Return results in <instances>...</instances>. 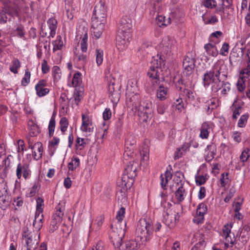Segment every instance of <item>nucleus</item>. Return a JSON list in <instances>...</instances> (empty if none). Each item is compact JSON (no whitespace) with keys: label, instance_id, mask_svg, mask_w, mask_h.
I'll list each match as a JSON object with an SVG mask.
<instances>
[{"label":"nucleus","instance_id":"37998d69","mask_svg":"<svg viewBox=\"0 0 250 250\" xmlns=\"http://www.w3.org/2000/svg\"><path fill=\"white\" fill-rule=\"evenodd\" d=\"M232 107L233 110L232 118L234 119H236L241 113L242 107L240 106H237L235 102L233 104Z\"/></svg>","mask_w":250,"mask_h":250},{"label":"nucleus","instance_id":"4be33fe9","mask_svg":"<svg viewBox=\"0 0 250 250\" xmlns=\"http://www.w3.org/2000/svg\"><path fill=\"white\" fill-rule=\"evenodd\" d=\"M244 48H237L233 49L232 52L230 53V59H233L235 61L237 60L238 58H241L242 57L244 53Z\"/></svg>","mask_w":250,"mask_h":250},{"label":"nucleus","instance_id":"603ef678","mask_svg":"<svg viewBox=\"0 0 250 250\" xmlns=\"http://www.w3.org/2000/svg\"><path fill=\"white\" fill-rule=\"evenodd\" d=\"M185 77L182 76L181 77L180 76H179L178 77H175L174 78L173 81L174 83H175L177 89L179 88L180 90H181L182 88L181 87V84H185L184 81L185 80H184L183 78Z\"/></svg>","mask_w":250,"mask_h":250},{"label":"nucleus","instance_id":"5fc2aeb1","mask_svg":"<svg viewBox=\"0 0 250 250\" xmlns=\"http://www.w3.org/2000/svg\"><path fill=\"white\" fill-rule=\"evenodd\" d=\"M96 62L98 65L102 64L103 61V51L101 49H96Z\"/></svg>","mask_w":250,"mask_h":250},{"label":"nucleus","instance_id":"39448f33","mask_svg":"<svg viewBox=\"0 0 250 250\" xmlns=\"http://www.w3.org/2000/svg\"><path fill=\"white\" fill-rule=\"evenodd\" d=\"M165 65V61L161 57L159 59H154L151 62V65L147 72L148 76L152 79L159 80L162 71V66Z\"/></svg>","mask_w":250,"mask_h":250},{"label":"nucleus","instance_id":"338daca9","mask_svg":"<svg viewBox=\"0 0 250 250\" xmlns=\"http://www.w3.org/2000/svg\"><path fill=\"white\" fill-rule=\"evenodd\" d=\"M167 108V105L162 103L159 104L157 107V112L159 114H163Z\"/></svg>","mask_w":250,"mask_h":250},{"label":"nucleus","instance_id":"58836bf2","mask_svg":"<svg viewBox=\"0 0 250 250\" xmlns=\"http://www.w3.org/2000/svg\"><path fill=\"white\" fill-rule=\"evenodd\" d=\"M207 211V207L204 203L200 204L196 209V214L200 216H204Z\"/></svg>","mask_w":250,"mask_h":250},{"label":"nucleus","instance_id":"6ab92c4d","mask_svg":"<svg viewBox=\"0 0 250 250\" xmlns=\"http://www.w3.org/2000/svg\"><path fill=\"white\" fill-rule=\"evenodd\" d=\"M22 173L23 177L25 179L28 177L29 175H30V170L28 165L25 164L23 165H21V164H19L18 165L16 170V174L19 179L21 178Z\"/></svg>","mask_w":250,"mask_h":250},{"label":"nucleus","instance_id":"3c124183","mask_svg":"<svg viewBox=\"0 0 250 250\" xmlns=\"http://www.w3.org/2000/svg\"><path fill=\"white\" fill-rule=\"evenodd\" d=\"M31 76L30 72L28 69L25 70L24 77L21 81V84L23 86H26L30 82V79Z\"/></svg>","mask_w":250,"mask_h":250},{"label":"nucleus","instance_id":"7ed1b4c3","mask_svg":"<svg viewBox=\"0 0 250 250\" xmlns=\"http://www.w3.org/2000/svg\"><path fill=\"white\" fill-rule=\"evenodd\" d=\"M153 231V227L149 222L145 220H140L136 230L137 239H140L142 244H145L150 239V236Z\"/></svg>","mask_w":250,"mask_h":250},{"label":"nucleus","instance_id":"2eb2a0df","mask_svg":"<svg viewBox=\"0 0 250 250\" xmlns=\"http://www.w3.org/2000/svg\"><path fill=\"white\" fill-rule=\"evenodd\" d=\"M47 24L48 25L49 32L47 33L44 31V29L42 27V37H50L53 38L56 34V31L57 29V21L55 19L50 18L47 21Z\"/></svg>","mask_w":250,"mask_h":250},{"label":"nucleus","instance_id":"a211bd4d","mask_svg":"<svg viewBox=\"0 0 250 250\" xmlns=\"http://www.w3.org/2000/svg\"><path fill=\"white\" fill-rule=\"evenodd\" d=\"M9 17L11 18L14 16L18 15L19 8L18 5L14 2H12L8 5H6L3 8Z\"/></svg>","mask_w":250,"mask_h":250},{"label":"nucleus","instance_id":"4468645a","mask_svg":"<svg viewBox=\"0 0 250 250\" xmlns=\"http://www.w3.org/2000/svg\"><path fill=\"white\" fill-rule=\"evenodd\" d=\"M105 22H100L95 20L91 21V32L92 35L99 39L102 36L104 29V24Z\"/></svg>","mask_w":250,"mask_h":250},{"label":"nucleus","instance_id":"052dcab7","mask_svg":"<svg viewBox=\"0 0 250 250\" xmlns=\"http://www.w3.org/2000/svg\"><path fill=\"white\" fill-rule=\"evenodd\" d=\"M43 205V200L40 197H39L37 199V211L38 213H41L42 211V207Z\"/></svg>","mask_w":250,"mask_h":250},{"label":"nucleus","instance_id":"a878e982","mask_svg":"<svg viewBox=\"0 0 250 250\" xmlns=\"http://www.w3.org/2000/svg\"><path fill=\"white\" fill-rule=\"evenodd\" d=\"M28 129L29 134L31 137L37 136L40 132L38 126L33 121L29 122Z\"/></svg>","mask_w":250,"mask_h":250},{"label":"nucleus","instance_id":"dca6fc26","mask_svg":"<svg viewBox=\"0 0 250 250\" xmlns=\"http://www.w3.org/2000/svg\"><path fill=\"white\" fill-rule=\"evenodd\" d=\"M47 86L45 80H40L35 86L36 94L39 97H42L47 95L49 92V89L46 87Z\"/></svg>","mask_w":250,"mask_h":250},{"label":"nucleus","instance_id":"0eeeda50","mask_svg":"<svg viewBox=\"0 0 250 250\" xmlns=\"http://www.w3.org/2000/svg\"><path fill=\"white\" fill-rule=\"evenodd\" d=\"M106 18V10L105 3L104 1L101 0L95 6L91 20H95L100 22H105Z\"/></svg>","mask_w":250,"mask_h":250},{"label":"nucleus","instance_id":"ea45409f","mask_svg":"<svg viewBox=\"0 0 250 250\" xmlns=\"http://www.w3.org/2000/svg\"><path fill=\"white\" fill-rule=\"evenodd\" d=\"M61 222V221L58 219L56 220L55 218H53L51 221V224L49 227L50 232H53L55 230H56L58 228Z\"/></svg>","mask_w":250,"mask_h":250},{"label":"nucleus","instance_id":"bf43d9fd","mask_svg":"<svg viewBox=\"0 0 250 250\" xmlns=\"http://www.w3.org/2000/svg\"><path fill=\"white\" fill-rule=\"evenodd\" d=\"M248 117V115L247 114H244L242 115L238 121V125L241 127L244 126L247 121Z\"/></svg>","mask_w":250,"mask_h":250},{"label":"nucleus","instance_id":"72a5a7b5","mask_svg":"<svg viewBox=\"0 0 250 250\" xmlns=\"http://www.w3.org/2000/svg\"><path fill=\"white\" fill-rule=\"evenodd\" d=\"M247 55L248 58L247 62V67L242 69L240 74L242 75L246 74L249 76H250V49L248 50Z\"/></svg>","mask_w":250,"mask_h":250},{"label":"nucleus","instance_id":"473e14b6","mask_svg":"<svg viewBox=\"0 0 250 250\" xmlns=\"http://www.w3.org/2000/svg\"><path fill=\"white\" fill-rule=\"evenodd\" d=\"M248 239V234H246L245 232L242 231L240 232L239 237L237 239V242L236 244H238L239 246H243L247 243Z\"/></svg>","mask_w":250,"mask_h":250},{"label":"nucleus","instance_id":"6e6552de","mask_svg":"<svg viewBox=\"0 0 250 250\" xmlns=\"http://www.w3.org/2000/svg\"><path fill=\"white\" fill-rule=\"evenodd\" d=\"M123 225L124 228H118V225H116V230H113L110 233V239L115 248H120L122 246V239L125 234V227L126 225L125 223L124 222Z\"/></svg>","mask_w":250,"mask_h":250},{"label":"nucleus","instance_id":"0e129e2a","mask_svg":"<svg viewBox=\"0 0 250 250\" xmlns=\"http://www.w3.org/2000/svg\"><path fill=\"white\" fill-rule=\"evenodd\" d=\"M80 74L79 73H76L74 75L72 81V84L74 87H76L80 83Z\"/></svg>","mask_w":250,"mask_h":250},{"label":"nucleus","instance_id":"9d476101","mask_svg":"<svg viewBox=\"0 0 250 250\" xmlns=\"http://www.w3.org/2000/svg\"><path fill=\"white\" fill-rule=\"evenodd\" d=\"M131 38V34L126 32L123 33L118 32L116 38V46L120 51L126 49Z\"/></svg>","mask_w":250,"mask_h":250},{"label":"nucleus","instance_id":"09e8293b","mask_svg":"<svg viewBox=\"0 0 250 250\" xmlns=\"http://www.w3.org/2000/svg\"><path fill=\"white\" fill-rule=\"evenodd\" d=\"M61 69L59 67L54 66L52 68V75L55 81H58L61 78Z\"/></svg>","mask_w":250,"mask_h":250},{"label":"nucleus","instance_id":"8fccbe9b","mask_svg":"<svg viewBox=\"0 0 250 250\" xmlns=\"http://www.w3.org/2000/svg\"><path fill=\"white\" fill-rule=\"evenodd\" d=\"M10 21H11V18L7 16L4 10L0 11V24H4Z\"/></svg>","mask_w":250,"mask_h":250},{"label":"nucleus","instance_id":"e433bc0d","mask_svg":"<svg viewBox=\"0 0 250 250\" xmlns=\"http://www.w3.org/2000/svg\"><path fill=\"white\" fill-rule=\"evenodd\" d=\"M52 44L53 45V50H60L63 46V42L61 36H58L56 41L53 42Z\"/></svg>","mask_w":250,"mask_h":250},{"label":"nucleus","instance_id":"412c9836","mask_svg":"<svg viewBox=\"0 0 250 250\" xmlns=\"http://www.w3.org/2000/svg\"><path fill=\"white\" fill-rule=\"evenodd\" d=\"M163 222L169 227H173L176 223V215L170 212H167L164 215Z\"/></svg>","mask_w":250,"mask_h":250},{"label":"nucleus","instance_id":"680f3d73","mask_svg":"<svg viewBox=\"0 0 250 250\" xmlns=\"http://www.w3.org/2000/svg\"><path fill=\"white\" fill-rule=\"evenodd\" d=\"M112 113L109 108H106L103 113V118L104 120H108L111 117Z\"/></svg>","mask_w":250,"mask_h":250},{"label":"nucleus","instance_id":"a18cd8bd","mask_svg":"<svg viewBox=\"0 0 250 250\" xmlns=\"http://www.w3.org/2000/svg\"><path fill=\"white\" fill-rule=\"evenodd\" d=\"M74 59L76 61L80 62L82 65L85 64L86 62V56L79 53H74Z\"/></svg>","mask_w":250,"mask_h":250},{"label":"nucleus","instance_id":"423d86ee","mask_svg":"<svg viewBox=\"0 0 250 250\" xmlns=\"http://www.w3.org/2000/svg\"><path fill=\"white\" fill-rule=\"evenodd\" d=\"M115 79L112 75L106 77L109 97L113 103H117L120 99V93L118 86L116 84Z\"/></svg>","mask_w":250,"mask_h":250},{"label":"nucleus","instance_id":"864d4df0","mask_svg":"<svg viewBox=\"0 0 250 250\" xmlns=\"http://www.w3.org/2000/svg\"><path fill=\"white\" fill-rule=\"evenodd\" d=\"M7 192V186L6 183L2 180L0 182V196H3Z\"/></svg>","mask_w":250,"mask_h":250},{"label":"nucleus","instance_id":"1a4fd4ad","mask_svg":"<svg viewBox=\"0 0 250 250\" xmlns=\"http://www.w3.org/2000/svg\"><path fill=\"white\" fill-rule=\"evenodd\" d=\"M195 60L190 53H188L184 59L183 66L184 71L183 77H189L193 73L195 67Z\"/></svg>","mask_w":250,"mask_h":250},{"label":"nucleus","instance_id":"5701e85b","mask_svg":"<svg viewBox=\"0 0 250 250\" xmlns=\"http://www.w3.org/2000/svg\"><path fill=\"white\" fill-rule=\"evenodd\" d=\"M43 214L40 213H38L36 211L35 216V219L33 222L34 227L38 230H40L42 226V219Z\"/></svg>","mask_w":250,"mask_h":250},{"label":"nucleus","instance_id":"de8ad7c7","mask_svg":"<svg viewBox=\"0 0 250 250\" xmlns=\"http://www.w3.org/2000/svg\"><path fill=\"white\" fill-rule=\"evenodd\" d=\"M229 239H230L229 242L228 243H226L225 244V245L227 247H229V243L231 244V245L230 246V248H232V250H240V249L242 248L243 246H239V245L238 244H236L237 242V240H235L234 241H233L231 238H230Z\"/></svg>","mask_w":250,"mask_h":250},{"label":"nucleus","instance_id":"9b49d317","mask_svg":"<svg viewBox=\"0 0 250 250\" xmlns=\"http://www.w3.org/2000/svg\"><path fill=\"white\" fill-rule=\"evenodd\" d=\"M211 89L214 92L221 90V94L225 95L230 91V84L229 82L221 81L220 78L219 80H216V82L213 83V85H212Z\"/></svg>","mask_w":250,"mask_h":250},{"label":"nucleus","instance_id":"20e7f679","mask_svg":"<svg viewBox=\"0 0 250 250\" xmlns=\"http://www.w3.org/2000/svg\"><path fill=\"white\" fill-rule=\"evenodd\" d=\"M221 67L218 64H215L212 68L207 70L203 78V84L205 87H208L211 83L216 82L219 80L221 75Z\"/></svg>","mask_w":250,"mask_h":250},{"label":"nucleus","instance_id":"ddd939ff","mask_svg":"<svg viewBox=\"0 0 250 250\" xmlns=\"http://www.w3.org/2000/svg\"><path fill=\"white\" fill-rule=\"evenodd\" d=\"M131 20L129 16H125L123 17L120 20L118 32L131 34Z\"/></svg>","mask_w":250,"mask_h":250},{"label":"nucleus","instance_id":"c03bdc74","mask_svg":"<svg viewBox=\"0 0 250 250\" xmlns=\"http://www.w3.org/2000/svg\"><path fill=\"white\" fill-rule=\"evenodd\" d=\"M80 165V159L78 158H74L72 159L71 162L68 163V167L69 170H73L76 169Z\"/></svg>","mask_w":250,"mask_h":250},{"label":"nucleus","instance_id":"2f4dec72","mask_svg":"<svg viewBox=\"0 0 250 250\" xmlns=\"http://www.w3.org/2000/svg\"><path fill=\"white\" fill-rule=\"evenodd\" d=\"M232 224H226L223 229V233L224 236L225 237L226 241L228 243L229 242V234L231 232V229L232 228Z\"/></svg>","mask_w":250,"mask_h":250},{"label":"nucleus","instance_id":"f03ea898","mask_svg":"<svg viewBox=\"0 0 250 250\" xmlns=\"http://www.w3.org/2000/svg\"><path fill=\"white\" fill-rule=\"evenodd\" d=\"M139 167L138 162L136 161H130L127 166L125 168L121 186L124 191H126L132 186L134 178L137 175L136 171Z\"/></svg>","mask_w":250,"mask_h":250},{"label":"nucleus","instance_id":"f704fd0d","mask_svg":"<svg viewBox=\"0 0 250 250\" xmlns=\"http://www.w3.org/2000/svg\"><path fill=\"white\" fill-rule=\"evenodd\" d=\"M20 67L21 63L20 61L17 58H14L12 61V65L10 67V70L14 74H17Z\"/></svg>","mask_w":250,"mask_h":250},{"label":"nucleus","instance_id":"c9c22d12","mask_svg":"<svg viewBox=\"0 0 250 250\" xmlns=\"http://www.w3.org/2000/svg\"><path fill=\"white\" fill-rule=\"evenodd\" d=\"M156 21L157 24L160 27L162 26H167L170 23V19L168 18V19L166 20L165 17L162 15L158 16L156 18Z\"/></svg>","mask_w":250,"mask_h":250},{"label":"nucleus","instance_id":"393cba45","mask_svg":"<svg viewBox=\"0 0 250 250\" xmlns=\"http://www.w3.org/2000/svg\"><path fill=\"white\" fill-rule=\"evenodd\" d=\"M204 48L208 54L212 57H216L218 54L215 46L211 43H208L205 45Z\"/></svg>","mask_w":250,"mask_h":250},{"label":"nucleus","instance_id":"f3484780","mask_svg":"<svg viewBox=\"0 0 250 250\" xmlns=\"http://www.w3.org/2000/svg\"><path fill=\"white\" fill-rule=\"evenodd\" d=\"M82 124L81 129L83 132H91L93 131L94 126L92 122L88 116L82 114Z\"/></svg>","mask_w":250,"mask_h":250},{"label":"nucleus","instance_id":"a19ab883","mask_svg":"<svg viewBox=\"0 0 250 250\" xmlns=\"http://www.w3.org/2000/svg\"><path fill=\"white\" fill-rule=\"evenodd\" d=\"M60 129L62 134H64V132L66 130L68 125V121L66 117H62L60 121Z\"/></svg>","mask_w":250,"mask_h":250},{"label":"nucleus","instance_id":"f8f14e48","mask_svg":"<svg viewBox=\"0 0 250 250\" xmlns=\"http://www.w3.org/2000/svg\"><path fill=\"white\" fill-rule=\"evenodd\" d=\"M176 42L169 36L163 38L161 42L162 51L167 55H169L176 47Z\"/></svg>","mask_w":250,"mask_h":250},{"label":"nucleus","instance_id":"cd10ccee","mask_svg":"<svg viewBox=\"0 0 250 250\" xmlns=\"http://www.w3.org/2000/svg\"><path fill=\"white\" fill-rule=\"evenodd\" d=\"M25 245L27 250H35L37 247L38 242L33 240L31 236H29L26 239Z\"/></svg>","mask_w":250,"mask_h":250},{"label":"nucleus","instance_id":"bb28decb","mask_svg":"<svg viewBox=\"0 0 250 250\" xmlns=\"http://www.w3.org/2000/svg\"><path fill=\"white\" fill-rule=\"evenodd\" d=\"M36 148H37L39 154L37 155L36 152L34 151V154L33 155L34 156L35 159L38 160L42 157V153L43 150L42 144L41 142H37L35 143L33 145V146H32V149L33 150Z\"/></svg>","mask_w":250,"mask_h":250},{"label":"nucleus","instance_id":"e2e57ef3","mask_svg":"<svg viewBox=\"0 0 250 250\" xmlns=\"http://www.w3.org/2000/svg\"><path fill=\"white\" fill-rule=\"evenodd\" d=\"M206 179L203 175H199L195 176V181L197 185L201 186L206 182Z\"/></svg>","mask_w":250,"mask_h":250},{"label":"nucleus","instance_id":"aec40b11","mask_svg":"<svg viewBox=\"0 0 250 250\" xmlns=\"http://www.w3.org/2000/svg\"><path fill=\"white\" fill-rule=\"evenodd\" d=\"M205 159L207 162H210L216 154V146L214 145H208L205 149Z\"/></svg>","mask_w":250,"mask_h":250},{"label":"nucleus","instance_id":"4d7b16f0","mask_svg":"<svg viewBox=\"0 0 250 250\" xmlns=\"http://www.w3.org/2000/svg\"><path fill=\"white\" fill-rule=\"evenodd\" d=\"M1 199L0 200V208L2 210H5L6 208L9 206V202L6 199V197L0 196Z\"/></svg>","mask_w":250,"mask_h":250},{"label":"nucleus","instance_id":"69168bd1","mask_svg":"<svg viewBox=\"0 0 250 250\" xmlns=\"http://www.w3.org/2000/svg\"><path fill=\"white\" fill-rule=\"evenodd\" d=\"M204 5L206 7L212 8L216 6V2L214 0H206Z\"/></svg>","mask_w":250,"mask_h":250},{"label":"nucleus","instance_id":"13d9d810","mask_svg":"<svg viewBox=\"0 0 250 250\" xmlns=\"http://www.w3.org/2000/svg\"><path fill=\"white\" fill-rule=\"evenodd\" d=\"M250 149L248 148H246L244 151H242L240 156V159L243 162H246L250 157L249 155Z\"/></svg>","mask_w":250,"mask_h":250},{"label":"nucleus","instance_id":"6e6d98bb","mask_svg":"<svg viewBox=\"0 0 250 250\" xmlns=\"http://www.w3.org/2000/svg\"><path fill=\"white\" fill-rule=\"evenodd\" d=\"M200 136L203 139H207L208 137V132L206 125H202L200 130Z\"/></svg>","mask_w":250,"mask_h":250},{"label":"nucleus","instance_id":"c85d7f7f","mask_svg":"<svg viewBox=\"0 0 250 250\" xmlns=\"http://www.w3.org/2000/svg\"><path fill=\"white\" fill-rule=\"evenodd\" d=\"M185 192V189L183 187V184H181L175 191V197L179 202H181L184 200Z\"/></svg>","mask_w":250,"mask_h":250},{"label":"nucleus","instance_id":"c756f323","mask_svg":"<svg viewBox=\"0 0 250 250\" xmlns=\"http://www.w3.org/2000/svg\"><path fill=\"white\" fill-rule=\"evenodd\" d=\"M64 208L62 207H61L60 205H58L56 207L55 213L53 215V218H55L56 220H59L62 221L63 216Z\"/></svg>","mask_w":250,"mask_h":250},{"label":"nucleus","instance_id":"774afa93","mask_svg":"<svg viewBox=\"0 0 250 250\" xmlns=\"http://www.w3.org/2000/svg\"><path fill=\"white\" fill-rule=\"evenodd\" d=\"M89 250H104V243L99 241L95 246H94Z\"/></svg>","mask_w":250,"mask_h":250},{"label":"nucleus","instance_id":"f257e3e1","mask_svg":"<svg viewBox=\"0 0 250 250\" xmlns=\"http://www.w3.org/2000/svg\"><path fill=\"white\" fill-rule=\"evenodd\" d=\"M126 104L129 107H132L134 112L138 111L140 120L147 122L152 117V103L149 100L140 101V96L137 94L127 95Z\"/></svg>","mask_w":250,"mask_h":250},{"label":"nucleus","instance_id":"49530a36","mask_svg":"<svg viewBox=\"0 0 250 250\" xmlns=\"http://www.w3.org/2000/svg\"><path fill=\"white\" fill-rule=\"evenodd\" d=\"M14 32L17 36L21 38L25 39V31L23 25H19Z\"/></svg>","mask_w":250,"mask_h":250},{"label":"nucleus","instance_id":"79ce46f5","mask_svg":"<svg viewBox=\"0 0 250 250\" xmlns=\"http://www.w3.org/2000/svg\"><path fill=\"white\" fill-rule=\"evenodd\" d=\"M125 208L122 207L118 211L116 219L118 220L117 225L119 227L120 226V224L122 223V220L125 217Z\"/></svg>","mask_w":250,"mask_h":250},{"label":"nucleus","instance_id":"b1692460","mask_svg":"<svg viewBox=\"0 0 250 250\" xmlns=\"http://www.w3.org/2000/svg\"><path fill=\"white\" fill-rule=\"evenodd\" d=\"M142 245V243L137 239V240H130L126 242V250H134L139 248Z\"/></svg>","mask_w":250,"mask_h":250},{"label":"nucleus","instance_id":"4c0bfd02","mask_svg":"<svg viewBox=\"0 0 250 250\" xmlns=\"http://www.w3.org/2000/svg\"><path fill=\"white\" fill-rule=\"evenodd\" d=\"M55 125L56 122L55 115H53L50 119L48 125L49 135L50 137L53 135Z\"/></svg>","mask_w":250,"mask_h":250},{"label":"nucleus","instance_id":"7c9ffc66","mask_svg":"<svg viewBox=\"0 0 250 250\" xmlns=\"http://www.w3.org/2000/svg\"><path fill=\"white\" fill-rule=\"evenodd\" d=\"M167 88L162 85L159 87L157 91V97L161 100H164L166 98L167 95Z\"/></svg>","mask_w":250,"mask_h":250}]
</instances>
